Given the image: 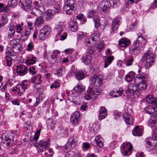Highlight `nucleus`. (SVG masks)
Segmentation results:
<instances>
[{"instance_id": "obj_29", "label": "nucleus", "mask_w": 157, "mask_h": 157, "mask_svg": "<svg viewBox=\"0 0 157 157\" xmlns=\"http://www.w3.org/2000/svg\"><path fill=\"white\" fill-rule=\"evenodd\" d=\"M119 45L124 48L127 47L130 44V41L126 38L122 39L118 41Z\"/></svg>"}, {"instance_id": "obj_46", "label": "nucleus", "mask_w": 157, "mask_h": 157, "mask_svg": "<svg viewBox=\"0 0 157 157\" xmlns=\"http://www.w3.org/2000/svg\"><path fill=\"white\" fill-rule=\"evenodd\" d=\"M10 28L14 29H15L17 30V32L18 33H21V31L22 30V28L19 24H17L16 26L13 25Z\"/></svg>"}, {"instance_id": "obj_59", "label": "nucleus", "mask_w": 157, "mask_h": 157, "mask_svg": "<svg viewBox=\"0 0 157 157\" xmlns=\"http://www.w3.org/2000/svg\"><path fill=\"white\" fill-rule=\"evenodd\" d=\"M137 25V23L136 22H133L129 27L130 30H135L136 28Z\"/></svg>"}, {"instance_id": "obj_3", "label": "nucleus", "mask_w": 157, "mask_h": 157, "mask_svg": "<svg viewBox=\"0 0 157 157\" xmlns=\"http://www.w3.org/2000/svg\"><path fill=\"white\" fill-rule=\"evenodd\" d=\"M140 70L139 69L138 72L139 74L137 75L136 78L138 79L141 80V81L140 82L137 86V90L139 91V95L140 93L141 90H144L147 88V80L148 79V75L142 72H141Z\"/></svg>"}, {"instance_id": "obj_43", "label": "nucleus", "mask_w": 157, "mask_h": 157, "mask_svg": "<svg viewBox=\"0 0 157 157\" xmlns=\"http://www.w3.org/2000/svg\"><path fill=\"white\" fill-rule=\"evenodd\" d=\"M90 39L94 41H97L99 40V33L98 32H96L91 35Z\"/></svg>"}, {"instance_id": "obj_15", "label": "nucleus", "mask_w": 157, "mask_h": 157, "mask_svg": "<svg viewBox=\"0 0 157 157\" xmlns=\"http://www.w3.org/2000/svg\"><path fill=\"white\" fill-rule=\"evenodd\" d=\"M132 150V146L130 143H128L123 144L121 148V151L123 154L126 156L128 153Z\"/></svg>"}, {"instance_id": "obj_38", "label": "nucleus", "mask_w": 157, "mask_h": 157, "mask_svg": "<svg viewBox=\"0 0 157 157\" xmlns=\"http://www.w3.org/2000/svg\"><path fill=\"white\" fill-rule=\"evenodd\" d=\"M157 98L151 95H148L146 97V101L149 103L153 104L156 102Z\"/></svg>"}, {"instance_id": "obj_8", "label": "nucleus", "mask_w": 157, "mask_h": 157, "mask_svg": "<svg viewBox=\"0 0 157 157\" xmlns=\"http://www.w3.org/2000/svg\"><path fill=\"white\" fill-rule=\"evenodd\" d=\"M78 140L77 136H73L70 138L67 142L65 145V149L70 150L75 147L77 144Z\"/></svg>"}, {"instance_id": "obj_12", "label": "nucleus", "mask_w": 157, "mask_h": 157, "mask_svg": "<svg viewBox=\"0 0 157 157\" xmlns=\"http://www.w3.org/2000/svg\"><path fill=\"white\" fill-rule=\"evenodd\" d=\"M88 91L91 92V94H92L94 96L95 98L97 97L101 91V89L100 86H93L90 85L88 87Z\"/></svg>"}, {"instance_id": "obj_54", "label": "nucleus", "mask_w": 157, "mask_h": 157, "mask_svg": "<svg viewBox=\"0 0 157 157\" xmlns=\"http://www.w3.org/2000/svg\"><path fill=\"white\" fill-rule=\"evenodd\" d=\"M53 154V151L51 149H49L47 151L45 152L44 153V154L47 157H52Z\"/></svg>"}, {"instance_id": "obj_34", "label": "nucleus", "mask_w": 157, "mask_h": 157, "mask_svg": "<svg viewBox=\"0 0 157 157\" xmlns=\"http://www.w3.org/2000/svg\"><path fill=\"white\" fill-rule=\"evenodd\" d=\"M119 22V19L117 18H115L113 20L112 28L113 31H116L118 28Z\"/></svg>"}, {"instance_id": "obj_27", "label": "nucleus", "mask_w": 157, "mask_h": 157, "mask_svg": "<svg viewBox=\"0 0 157 157\" xmlns=\"http://www.w3.org/2000/svg\"><path fill=\"white\" fill-rule=\"evenodd\" d=\"M73 90L77 93H83L85 91V86H83L82 83H78Z\"/></svg>"}, {"instance_id": "obj_49", "label": "nucleus", "mask_w": 157, "mask_h": 157, "mask_svg": "<svg viewBox=\"0 0 157 157\" xmlns=\"http://www.w3.org/2000/svg\"><path fill=\"white\" fill-rule=\"evenodd\" d=\"M8 21V19L7 16L6 15H3L1 18L0 19V22L4 25H6Z\"/></svg>"}, {"instance_id": "obj_31", "label": "nucleus", "mask_w": 157, "mask_h": 157, "mask_svg": "<svg viewBox=\"0 0 157 157\" xmlns=\"http://www.w3.org/2000/svg\"><path fill=\"white\" fill-rule=\"evenodd\" d=\"M65 28V26L64 23L60 22L56 25L55 29L57 33H58V34H59L61 32H63V31H64Z\"/></svg>"}, {"instance_id": "obj_6", "label": "nucleus", "mask_w": 157, "mask_h": 157, "mask_svg": "<svg viewBox=\"0 0 157 157\" xmlns=\"http://www.w3.org/2000/svg\"><path fill=\"white\" fill-rule=\"evenodd\" d=\"M51 30L52 29L50 26L45 25L43 28L40 30L38 39L42 40H44L48 37Z\"/></svg>"}, {"instance_id": "obj_37", "label": "nucleus", "mask_w": 157, "mask_h": 157, "mask_svg": "<svg viewBox=\"0 0 157 157\" xmlns=\"http://www.w3.org/2000/svg\"><path fill=\"white\" fill-rule=\"evenodd\" d=\"M67 32L63 31V32H60L59 34L58 33H57L56 35V38L58 39V40H65L67 37Z\"/></svg>"}, {"instance_id": "obj_50", "label": "nucleus", "mask_w": 157, "mask_h": 157, "mask_svg": "<svg viewBox=\"0 0 157 157\" xmlns=\"http://www.w3.org/2000/svg\"><path fill=\"white\" fill-rule=\"evenodd\" d=\"M65 69L63 68L62 66L60 67L59 69L58 70L56 71V73L58 75L61 76L63 75V74H64L65 72Z\"/></svg>"}, {"instance_id": "obj_42", "label": "nucleus", "mask_w": 157, "mask_h": 157, "mask_svg": "<svg viewBox=\"0 0 157 157\" xmlns=\"http://www.w3.org/2000/svg\"><path fill=\"white\" fill-rule=\"evenodd\" d=\"M44 22V20L43 17H40L36 18L34 23L35 27H38L40 25L42 24Z\"/></svg>"}, {"instance_id": "obj_28", "label": "nucleus", "mask_w": 157, "mask_h": 157, "mask_svg": "<svg viewBox=\"0 0 157 157\" xmlns=\"http://www.w3.org/2000/svg\"><path fill=\"white\" fill-rule=\"evenodd\" d=\"M30 31L29 29H25L21 33V39L22 41L26 40L30 34Z\"/></svg>"}, {"instance_id": "obj_2", "label": "nucleus", "mask_w": 157, "mask_h": 157, "mask_svg": "<svg viewBox=\"0 0 157 157\" xmlns=\"http://www.w3.org/2000/svg\"><path fill=\"white\" fill-rule=\"evenodd\" d=\"M146 113L149 114H152L147 122L148 126L150 127H154L157 124V107L151 106H148L145 109Z\"/></svg>"}, {"instance_id": "obj_57", "label": "nucleus", "mask_w": 157, "mask_h": 157, "mask_svg": "<svg viewBox=\"0 0 157 157\" xmlns=\"http://www.w3.org/2000/svg\"><path fill=\"white\" fill-rule=\"evenodd\" d=\"M5 59L6 61V65L8 66H10L11 65L12 62H13V60H12L10 59H9L7 56L5 57Z\"/></svg>"}, {"instance_id": "obj_24", "label": "nucleus", "mask_w": 157, "mask_h": 157, "mask_svg": "<svg viewBox=\"0 0 157 157\" xmlns=\"http://www.w3.org/2000/svg\"><path fill=\"white\" fill-rule=\"evenodd\" d=\"M68 98L70 101L76 105H79L81 103L80 98L78 96H76L73 94H72L69 96Z\"/></svg>"}, {"instance_id": "obj_30", "label": "nucleus", "mask_w": 157, "mask_h": 157, "mask_svg": "<svg viewBox=\"0 0 157 157\" xmlns=\"http://www.w3.org/2000/svg\"><path fill=\"white\" fill-rule=\"evenodd\" d=\"M29 82L37 85L40 84L41 82L40 75L34 76L30 79Z\"/></svg>"}, {"instance_id": "obj_47", "label": "nucleus", "mask_w": 157, "mask_h": 157, "mask_svg": "<svg viewBox=\"0 0 157 157\" xmlns=\"http://www.w3.org/2000/svg\"><path fill=\"white\" fill-rule=\"evenodd\" d=\"M17 4V0H9L8 2V5L10 7H15Z\"/></svg>"}, {"instance_id": "obj_64", "label": "nucleus", "mask_w": 157, "mask_h": 157, "mask_svg": "<svg viewBox=\"0 0 157 157\" xmlns=\"http://www.w3.org/2000/svg\"><path fill=\"white\" fill-rule=\"evenodd\" d=\"M152 138L154 140H157V128L155 129L152 135Z\"/></svg>"}, {"instance_id": "obj_40", "label": "nucleus", "mask_w": 157, "mask_h": 157, "mask_svg": "<svg viewBox=\"0 0 157 157\" xmlns=\"http://www.w3.org/2000/svg\"><path fill=\"white\" fill-rule=\"evenodd\" d=\"M134 60V58L131 56L127 57L123 60V63L127 66H129L132 65V62Z\"/></svg>"}, {"instance_id": "obj_45", "label": "nucleus", "mask_w": 157, "mask_h": 157, "mask_svg": "<svg viewBox=\"0 0 157 157\" xmlns=\"http://www.w3.org/2000/svg\"><path fill=\"white\" fill-rule=\"evenodd\" d=\"M38 4L39 2L37 1H35L33 3V4L35 5L36 9H38L39 11L41 12L44 11L45 9L44 7L41 5H39Z\"/></svg>"}, {"instance_id": "obj_61", "label": "nucleus", "mask_w": 157, "mask_h": 157, "mask_svg": "<svg viewBox=\"0 0 157 157\" xmlns=\"http://www.w3.org/2000/svg\"><path fill=\"white\" fill-rule=\"evenodd\" d=\"M86 34L84 32H81L78 34L77 36V39L78 40H81L82 38L85 36Z\"/></svg>"}, {"instance_id": "obj_17", "label": "nucleus", "mask_w": 157, "mask_h": 157, "mask_svg": "<svg viewBox=\"0 0 157 157\" xmlns=\"http://www.w3.org/2000/svg\"><path fill=\"white\" fill-rule=\"evenodd\" d=\"M50 145L49 140H40L38 143V147H39L40 151H46V149L48 148Z\"/></svg>"}, {"instance_id": "obj_41", "label": "nucleus", "mask_w": 157, "mask_h": 157, "mask_svg": "<svg viewBox=\"0 0 157 157\" xmlns=\"http://www.w3.org/2000/svg\"><path fill=\"white\" fill-rule=\"evenodd\" d=\"M92 145L95 147L98 146L100 147H102L103 146V142L102 140H94L92 142Z\"/></svg>"}, {"instance_id": "obj_4", "label": "nucleus", "mask_w": 157, "mask_h": 157, "mask_svg": "<svg viewBox=\"0 0 157 157\" xmlns=\"http://www.w3.org/2000/svg\"><path fill=\"white\" fill-rule=\"evenodd\" d=\"M155 55L150 52L148 50L142 57V59H144V60L146 61L145 64V67L148 68L151 67L154 61Z\"/></svg>"}, {"instance_id": "obj_52", "label": "nucleus", "mask_w": 157, "mask_h": 157, "mask_svg": "<svg viewBox=\"0 0 157 157\" xmlns=\"http://www.w3.org/2000/svg\"><path fill=\"white\" fill-rule=\"evenodd\" d=\"M48 125L51 127H53L55 125V122L52 119H48L47 121Z\"/></svg>"}, {"instance_id": "obj_53", "label": "nucleus", "mask_w": 157, "mask_h": 157, "mask_svg": "<svg viewBox=\"0 0 157 157\" xmlns=\"http://www.w3.org/2000/svg\"><path fill=\"white\" fill-rule=\"evenodd\" d=\"M15 33L14 29H13L11 28H10L9 29L8 33V37L10 38H11L14 35Z\"/></svg>"}, {"instance_id": "obj_21", "label": "nucleus", "mask_w": 157, "mask_h": 157, "mask_svg": "<svg viewBox=\"0 0 157 157\" xmlns=\"http://www.w3.org/2000/svg\"><path fill=\"white\" fill-rule=\"evenodd\" d=\"M12 41L14 43L13 44L12 46L13 51L15 53H19L22 50L20 44L17 43L15 39L12 40Z\"/></svg>"}, {"instance_id": "obj_1", "label": "nucleus", "mask_w": 157, "mask_h": 157, "mask_svg": "<svg viewBox=\"0 0 157 157\" xmlns=\"http://www.w3.org/2000/svg\"><path fill=\"white\" fill-rule=\"evenodd\" d=\"M146 43V40L141 36H138V38L134 42L129 48V52L132 55H135L139 54L141 48Z\"/></svg>"}, {"instance_id": "obj_16", "label": "nucleus", "mask_w": 157, "mask_h": 157, "mask_svg": "<svg viewBox=\"0 0 157 157\" xmlns=\"http://www.w3.org/2000/svg\"><path fill=\"white\" fill-rule=\"evenodd\" d=\"M16 71L20 75L23 76L27 73L28 67L24 65L20 64L17 66Z\"/></svg>"}, {"instance_id": "obj_44", "label": "nucleus", "mask_w": 157, "mask_h": 157, "mask_svg": "<svg viewBox=\"0 0 157 157\" xmlns=\"http://www.w3.org/2000/svg\"><path fill=\"white\" fill-rule=\"evenodd\" d=\"M65 156L66 157H81V155L80 154L77 155L73 151H70L66 152Z\"/></svg>"}, {"instance_id": "obj_18", "label": "nucleus", "mask_w": 157, "mask_h": 157, "mask_svg": "<svg viewBox=\"0 0 157 157\" xmlns=\"http://www.w3.org/2000/svg\"><path fill=\"white\" fill-rule=\"evenodd\" d=\"M75 78L78 81L84 79L87 74L86 71L84 70H81L74 72Z\"/></svg>"}, {"instance_id": "obj_51", "label": "nucleus", "mask_w": 157, "mask_h": 157, "mask_svg": "<svg viewBox=\"0 0 157 157\" xmlns=\"http://www.w3.org/2000/svg\"><path fill=\"white\" fill-rule=\"evenodd\" d=\"M28 71H29V73L32 75L36 74L37 72V71H36V68L35 67L33 66L30 67H29Z\"/></svg>"}, {"instance_id": "obj_19", "label": "nucleus", "mask_w": 157, "mask_h": 157, "mask_svg": "<svg viewBox=\"0 0 157 157\" xmlns=\"http://www.w3.org/2000/svg\"><path fill=\"white\" fill-rule=\"evenodd\" d=\"M40 133V129L37 130L35 135L33 138H31L30 140V144L31 145H33L35 147H38V143H36V141L38 140Z\"/></svg>"}, {"instance_id": "obj_62", "label": "nucleus", "mask_w": 157, "mask_h": 157, "mask_svg": "<svg viewBox=\"0 0 157 157\" xmlns=\"http://www.w3.org/2000/svg\"><path fill=\"white\" fill-rule=\"evenodd\" d=\"M95 13V12L94 10H91L89 11L88 13L87 17L88 18H90L92 17Z\"/></svg>"}, {"instance_id": "obj_10", "label": "nucleus", "mask_w": 157, "mask_h": 157, "mask_svg": "<svg viewBox=\"0 0 157 157\" xmlns=\"http://www.w3.org/2000/svg\"><path fill=\"white\" fill-rule=\"evenodd\" d=\"M19 6L25 11L29 12L32 9V2L30 0H20Z\"/></svg>"}, {"instance_id": "obj_13", "label": "nucleus", "mask_w": 157, "mask_h": 157, "mask_svg": "<svg viewBox=\"0 0 157 157\" xmlns=\"http://www.w3.org/2000/svg\"><path fill=\"white\" fill-rule=\"evenodd\" d=\"M90 85L100 86L103 83L102 79L96 75H93L90 80Z\"/></svg>"}, {"instance_id": "obj_56", "label": "nucleus", "mask_w": 157, "mask_h": 157, "mask_svg": "<svg viewBox=\"0 0 157 157\" xmlns=\"http://www.w3.org/2000/svg\"><path fill=\"white\" fill-rule=\"evenodd\" d=\"M156 146V144H151L149 145H146V149L149 152H150L154 149Z\"/></svg>"}, {"instance_id": "obj_23", "label": "nucleus", "mask_w": 157, "mask_h": 157, "mask_svg": "<svg viewBox=\"0 0 157 157\" xmlns=\"http://www.w3.org/2000/svg\"><path fill=\"white\" fill-rule=\"evenodd\" d=\"M108 114L107 110L103 107H101L99 110V116L98 117L99 120H100L105 118Z\"/></svg>"}, {"instance_id": "obj_60", "label": "nucleus", "mask_w": 157, "mask_h": 157, "mask_svg": "<svg viewBox=\"0 0 157 157\" xmlns=\"http://www.w3.org/2000/svg\"><path fill=\"white\" fill-rule=\"evenodd\" d=\"M60 86L59 83L55 82L54 83H53L50 86V88L51 89L53 88H57Z\"/></svg>"}, {"instance_id": "obj_32", "label": "nucleus", "mask_w": 157, "mask_h": 157, "mask_svg": "<svg viewBox=\"0 0 157 157\" xmlns=\"http://www.w3.org/2000/svg\"><path fill=\"white\" fill-rule=\"evenodd\" d=\"M55 12L51 9L46 10L45 13V18L47 20H49L52 18L54 15Z\"/></svg>"}, {"instance_id": "obj_14", "label": "nucleus", "mask_w": 157, "mask_h": 157, "mask_svg": "<svg viewBox=\"0 0 157 157\" xmlns=\"http://www.w3.org/2000/svg\"><path fill=\"white\" fill-rule=\"evenodd\" d=\"M80 113L78 111H75L71 116V123L73 125L78 124L80 119Z\"/></svg>"}, {"instance_id": "obj_48", "label": "nucleus", "mask_w": 157, "mask_h": 157, "mask_svg": "<svg viewBox=\"0 0 157 157\" xmlns=\"http://www.w3.org/2000/svg\"><path fill=\"white\" fill-rule=\"evenodd\" d=\"M87 94L85 96V98L86 100H89L92 98H95L93 95L91 94V92L88 91V89L87 90Z\"/></svg>"}, {"instance_id": "obj_58", "label": "nucleus", "mask_w": 157, "mask_h": 157, "mask_svg": "<svg viewBox=\"0 0 157 157\" xmlns=\"http://www.w3.org/2000/svg\"><path fill=\"white\" fill-rule=\"evenodd\" d=\"M93 21L95 24V26L96 27H98L99 25L100 21L99 19L97 18H94L93 19Z\"/></svg>"}, {"instance_id": "obj_55", "label": "nucleus", "mask_w": 157, "mask_h": 157, "mask_svg": "<svg viewBox=\"0 0 157 157\" xmlns=\"http://www.w3.org/2000/svg\"><path fill=\"white\" fill-rule=\"evenodd\" d=\"M34 49V43L32 42H30L28 44L27 50L28 51H31Z\"/></svg>"}, {"instance_id": "obj_63", "label": "nucleus", "mask_w": 157, "mask_h": 157, "mask_svg": "<svg viewBox=\"0 0 157 157\" xmlns=\"http://www.w3.org/2000/svg\"><path fill=\"white\" fill-rule=\"evenodd\" d=\"M97 49L98 52H101L104 49V46L102 44H100L97 45Z\"/></svg>"}, {"instance_id": "obj_9", "label": "nucleus", "mask_w": 157, "mask_h": 157, "mask_svg": "<svg viewBox=\"0 0 157 157\" xmlns=\"http://www.w3.org/2000/svg\"><path fill=\"white\" fill-rule=\"evenodd\" d=\"M29 86V81L24 80L22 83L18 86L17 87V94L21 96L24 92L25 90Z\"/></svg>"}, {"instance_id": "obj_26", "label": "nucleus", "mask_w": 157, "mask_h": 157, "mask_svg": "<svg viewBox=\"0 0 157 157\" xmlns=\"http://www.w3.org/2000/svg\"><path fill=\"white\" fill-rule=\"evenodd\" d=\"M132 133L135 136H141L143 134V129L142 128H139L138 126H136L133 129Z\"/></svg>"}, {"instance_id": "obj_5", "label": "nucleus", "mask_w": 157, "mask_h": 157, "mask_svg": "<svg viewBox=\"0 0 157 157\" xmlns=\"http://www.w3.org/2000/svg\"><path fill=\"white\" fill-rule=\"evenodd\" d=\"M125 93L127 96L131 98H132L135 94L139 95V91L137 90V86L132 83L128 85Z\"/></svg>"}, {"instance_id": "obj_25", "label": "nucleus", "mask_w": 157, "mask_h": 157, "mask_svg": "<svg viewBox=\"0 0 157 157\" xmlns=\"http://www.w3.org/2000/svg\"><path fill=\"white\" fill-rule=\"evenodd\" d=\"M123 93V89L121 88L118 90L114 89L110 92L109 94L111 96L114 98H117L121 96Z\"/></svg>"}, {"instance_id": "obj_22", "label": "nucleus", "mask_w": 157, "mask_h": 157, "mask_svg": "<svg viewBox=\"0 0 157 157\" xmlns=\"http://www.w3.org/2000/svg\"><path fill=\"white\" fill-rule=\"evenodd\" d=\"M123 117L124 121L127 124L129 125L132 124L133 118L130 114L125 112L123 114Z\"/></svg>"}, {"instance_id": "obj_33", "label": "nucleus", "mask_w": 157, "mask_h": 157, "mask_svg": "<svg viewBox=\"0 0 157 157\" xmlns=\"http://www.w3.org/2000/svg\"><path fill=\"white\" fill-rule=\"evenodd\" d=\"M91 56L90 55H84L82 56L81 59L84 63L89 65L91 62Z\"/></svg>"}, {"instance_id": "obj_20", "label": "nucleus", "mask_w": 157, "mask_h": 157, "mask_svg": "<svg viewBox=\"0 0 157 157\" xmlns=\"http://www.w3.org/2000/svg\"><path fill=\"white\" fill-rule=\"evenodd\" d=\"M110 6V2L108 0H103L99 3L98 6L103 11L105 12L109 9Z\"/></svg>"}, {"instance_id": "obj_35", "label": "nucleus", "mask_w": 157, "mask_h": 157, "mask_svg": "<svg viewBox=\"0 0 157 157\" xmlns=\"http://www.w3.org/2000/svg\"><path fill=\"white\" fill-rule=\"evenodd\" d=\"M36 58L32 56L27 57L25 60V63L27 65H30L34 64L36 61Z\"/></svg>"}, {"instance_id": "obj_7", "label": "nucleus", "mask_w": 157, "mask_h": 157, "mask_svg": "<svg viewBox=\"0 0 157 157\" xmlns=\"http://www.w3.org/2000/svg\"><path fill=\"white\" fill-rule=\"evenodd\" d=\"M14 135L12 133L11 136L2 137L1 142L2 145L6 148L9 149L12 146L13 142V137Z\"/></svg>"}, {"instance_id": "obj_39", "label": "nucleus", "mask_w": 157, "mask_h": 157, "mask_svg": "<svg viewBox=\"0 0 157 157\" xmlns=\"http://www.w3.org/2000/svg\"><path fill=\"white\" fill-rule=\"evenodd\" d=\"M69 28L72 32H75L77 30V23L75 21H71L69 25Z\"/></svg>"}, {"instance_id": "obj_36", "label": "nucleus", "mask_w": 157, "mask_h": 157, "mask_svg": "<svg viewBox=\"0 0 157 157\" xmlns=\"http://www.w3.org/2000/svg\"><path fill=\"white\" fill-rule=\"evenodd\" d=\"M135 76V73L133 71H130L125 76V80L127 82H131L134 78Z\"/></svg>"}, {"instance_id": "obj_11", "label": "nucleus", "mask_w": 157, "mask_h": 157, "mask_svg": "<svg viewBox=\"0 0 157 157\" xmlns=\"http://www.w3.org/2000/svg\"><path fill=\"white\" fill-rule=\"evenodd\" d=\"M74 0H67L66 4L63 7V9L66 11L67 14H71L72 11L74 10Z\"/></svg>"}]
</instances>
